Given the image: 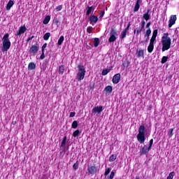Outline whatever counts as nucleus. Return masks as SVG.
<instances>
[{"label": "nucleus", "instance_id": "nucleus-1", "mask_svg": "<svg viewBox=\"0 0 179 179\" xmlns=\"http://www.w3.org/2000/svg\"><path fill=\"white\" fill-rule=\"evenodd\" d=\"M161 43L162 44V52H164V51H168V50L171 48V38L169 36L168 32L163 34Z\"/></svg>", "mask_w": 179, "mask_h": 179}, {"label": "nucleus", "instance_id": "nucleus-2", "mask_svg": "<svg viewBox=\"0 0 179 179\" xmlns=\"http://www.w3.org/2000/svg\"><path fill=\"white\" fill-rule=\"evenodd\" d=\"M2 41L1 51L5 52L6 51H8L10 48V45H12V43H10V41L9 40L8 33L4 34L2 38Z\"/></svg>", "mask_w": 179, "mask_h": 179}, {"label": "nucleus", "instance_id": "nucleus-3", "mask_svg": "<svg viewBox=\"0 0 179 179\" xmlns=\"http://www.w3.org/2000/svg\"><path fill=\"white\" fill-rule=\"evenodd\" d=\"M145 124H142L138 128V134L136 136L137 141L139 143H145L146 137H145Z\"/></svg>", "mask_w": 179, "mask_h": 179}, {"label": "nucleus", "instance_id": "nucleus-4", "mask_svg": "<svg viewBox=\"0 0 179 179\" xmlns=\"http://www.w3.org/2000/svg\"><path fill=\"white\" fill-rule=\"evenodd\" d=\"M78 73H77V79L78 81L83 80L85 79V75H86V69L85 66L78 65Z\"/></svg>", "mask_w": 179, "mask_h": 179}, {"label": "nucleus", "instance_id": "nucleus-5", "mask_svg": "<svg viewBox=\"0 0 179 179\" xmlns=\"http://www.w3.org/2000/svg\"><path fill=\"white\" fill-rule=\"evenodd\" d=\"M87 171L88 173V176H94L99 171V166H96V164L90 165L87 167Z\"/></svg>", "mask_w": 179, "mask_h": 179}, {"label": "nucleus", "instance_id": "nucleus-6", "mask_svg": "<svg viewBox=\"0 0 179 179\" xmlns=\"http://www.w3.org/2000/svg\"><path fill=\"white\" fill-rule=\"evenodd\" d=\"M38 45H32L30 48H29V52L30 54V55H36V54H37V52H38Z\"/></svg>", "mask_w": 179, "mask_h": 179}, {"label": "nucleus", "instance_id": "nucleus-7", "mask_svg": "<svg viewBox=\"0 0 179 179\" xmlns=\"http://www.w3.org/2000/svg\"><path fill=\"white\" fill-rule=\"evenodd\" d=\"M176 22H177V15H172L170 17L169 21V27H173L174 24H176Z\"/></svg>", "mask_w": 179, "mask_h": 179}, {"label": "nucleus", "instance_id": "nucleus-8", "mask_svg": "<svg viewBox=\"0 0 179 179\" xmlns=\"http://www.w3.org/2000/svg\"><path fill=\"white\" fill-rule=\"evenodd\" d=\"M120 80H121V74L116 73L115 76H113L112 79L113 85H117V83H120Z\"/></svg>", "mask_w": 179, "mask_h": 179}, {"label": "nucleus", "instance_id": "nucleus-9", "mask_svg": "<svg viewBox=\"0 0 179 179\" xmlns=\"http://www.w3.org/2000/svg\"><path fill=\"white\" fill-rule=\"evenodd\" d=\"M26 30H27V28H26V26L24 25L21 26L18 31H17V36H19L20 37L22 34H24V33H26Z\"/></svg>", "mask_w": 179, "mask_h": 179}, {"label": "nucleus", "instance_id": "nucleus-10", "mask_svg": "<svg viewBox=\"0 0 179 179\" xmlns=\"http://www.w3.org/2000/svg\"><path fill=\"white\" fill-rule=\"evenodd\" d=\"M143 19L148 22L150 20V9H148L147 11L143 15Z\"/></svg>", "mask_w": 179, "mask_h": 179}, {"label": "nucleus", "instance_id": "nucleus-11", "mask_svg": "<svg viewBox=\"0 0 179 179\" xmlns=\"http://www.w3.org/2000/svg\"><path fill=\"white\" fill-rule=\"evenodd\" d=\"M88 20L92 24V23H96L97 22H99V17L94 15H92L90 17H88Z\"/></svg>", "mask_w": 179, "mask_h": 179}, {"label": "nucleus", "instance_id": "nucleus-12", "mask_svg": "<svg viewBox=\"0 0 179 179\" xmlns=\"http://www.w3.org/2000/svg\"><path fill=\"white\" fill-rule=\"evenodd\" d=\"M136 55H137V58H145V50H137Z\"/></svg>", "mask_w": 179, "mask_h": 179}, {"label": "nucleus", "instance_id": "nucleus-13", "mask_svg": "<svg viewBox=\"0 0 179 179\" xmlns=\"http://www.w3.org/2000/svg\"><path fill=\"white\" fill-rule=\"evenodd\" d=\"M103 111V106H96L94 108H92V113H95L97 114H101V112Z\"/></svg>", "mask_w": 179, "mask_h": 179}, {"label": "nucleus", "instance_id": "nucleus-14", "mask_svg": "<svg viewBox=\"0 0 179 179\" xmlns=\"http://www.w3.org/2000/svg\"><path fill=\"white\" fill-rule=\"evenodd\" d=\"M155 48V41H150V45L148 47V52H153V50Z\"/></svg>", "mask_w": 179, "mask_h": 179}, {"label": "nucleus", "instance_id": "nucleus-15", "mask_svg": "<svg viewBox=\"0 0 179 179\" xmlns=\"http://www.w3.org/2000/svg\"><path fill=\"white\" fill-rule=\"evenodd\" d=\"M150 34H152V30L150 29H148L146 30L144 36L147 37L145 39V43H148V41H149V37H150Z\"/></svg>", "mask_w": 179, "mask_h": 179}, {"label": "nucleus", "instance_id": "nucleus-16", "mask_svg": "<svg viewBox=\"0 0 179 179\" xmlns=\"http://www.w3.org/2000/svg\"><path fill=\"white\" fill-rule=\"evenodd\" d=\"M159 32L158 29H155L152 32V36L150 38V41H156V38L157 37V33Z\"/></svg>", "mask_w": 179, "mask_h": 179}, {"label": "nucleus", "instance_id": "nucleus-17", "mask_svg": "<svg viewBox=\"0 0 179 179\" xmlns=\"http://www.w3.org/2000/svg\"><path fill=\"white\" fill-rule=\"evenodd\" d=\"M148 148H146V145H144L143 147L141 146V148L140 150V155L141 156L146 155L148 153Z\"/></svg>", "mask_w": 179, "mask_h": 179}, {"label": "nucleus", "instance_id": "nucleus-18", "mask_svg": "<svg viewBox=\"0 0 179 179\" xmlns=\"http://www.w3.org/2000/svg\"><path fill=\"white\" fill-rule=\"evenodd\" d=\"M13 5H15V3L13 2V1L10 0L6 5V10H10Z\"/></svg>", "mask_w": 179, "mask_h": 179}, {"label": "nucleus", "instance_id": "nucleus-19", "mask_svg": "<svg viewBox=\"0 0 179 179\" xmlns=\"http://www.w3.org/2000/svg\"><path fill=\"white\" fill-rule=\"evenodd\" d=\"M111 69H113V66H110L109 69H103L101 73L102 76H106V75L109 73Z\"/></svg>", "mask_w": 179, "mask_h": 179}, {"label": "nucleus", "instance_id": "nucleus-20", "mask_svg": "<svg viewBox=\"0 0 179 179\" xmlns=\"http://www.w3.org/2000/svg\"><path fill=\"white\" fill-rule=\"evenodd\" d=\"M51 20V17L50 15H46L43 21V24H48Z\"/></svg>", "mask_w": 179, "mask_h": 179}, {"label": "nucleus", "instance_id": "nucleus-21", "mask_svg": "<svg viewBox=\"0 0 179 179\" xmlns=\"http://www.w3.org/2000/svg\"><path fill=\"white\" fill-rule=\"evenodd\" d=\"M65 71V66L61 65L59 66V75H64V72Z\"/></svg>", "mask_w": 179, "mask_h": 179}, {"label": "nucleus", "instance_id": "nucleus-22", "mask_svg": "<svg viewBox=\"0 0 179 179\" xmlns=\"http://www.w3.org/2000/svg\"><path fill=\"white\" fill-rule=\"evenodd\" d=\"M141 1H136V5L134 7V12H138L139 10V8H141Z\"/></svg>", "mask_w": 179, "mask_h": 179}, {"label": "nucleus", "instance_id": "nucleus-23", "mask_svg": "<svg viewBox=\"0 0 179 179\" xmlns=\"http://www.w3.org/2000/svg\"><path fill=\"white\" fill-rule=\"evenodd\" d=\"M36 68V64L34 62H30L28 64V69L29 71H33V69H34Z\"/></svg>", "mask_w": 179, "mask_h": 179}, {"label": "nucleus", "instance_id": "nucleus-24", "mask_svg": "<svg viewBox=\"0 0 179 179\" xmlns=\"http://www.w3.org/2000/svg\"><path fill=\"white\" fill-rule=\"evenodd\" d=\"M106 93H111L113 92V87L111 85H108L104 89Z\"/></svg>", "mask_w": 179, "mask_h": 179}, {"label": "nucleus", "instance_id": "nucleus-25", "mask_svg": "<svg viewBox=\"0 0 179 179\" xmlns=\"http://www.w3.org/2000/svg\"><path fill=\"white\" fill-rule=\"evenodd\" d=\"M93 10V6H87V11H86V15L87 16H89L90 13H92V10Z\"/></svg>", "mask_w": 179, "mask_h": 179}, {"label": "nucleus", "instance_id": "nucleus-26", "mask_svg": "<svg viewBox=\"0 0 179 179\" xmlns=\"http://www.w3.org/2000/svg\"><path fill=\"white\" fill-rule=\"evenodd\" d=\"M50 37H51V33L47 32L43 35V40H45V41H48Z\"/></svg>", "mask_w": 179, "mask_h": 179}, {"label": "nucleus", "instance_id": "nucleus-27", "mask_svg": "<svg viewBox=\"0 0 179 179\" xmlns=\"http://www.w3.org/2000/svg\"><path fill=\"white\" fill-rule=\"evenodd\" d=\"M115 40H117V36H115L114 35H110V36L108 38V42L114 43V41H115Z\"/></svg>", "mask_w": 179, "mask_h": 179}, {"label": "nucleus", "instance_id": "nucleus-28", "mask_svg": "<svg viewBox=\"0 0 179 179\" xmlns=\"http://www.w3.org/2000/svg\"><path fill=\"white\" fill-rule=\"evenodd\" d=\"M99 44H100V39H99V38H95L94 39V46L99 47Z\"/></svg>", "mask_w": 179, "mask_h": 179}, {"label": "nucleus", "instance_id": "nucleus-29", "mask_svg": "<svg viewBox=\"0 0 179 179\" xmlns=\"http://www.w3.org/2000/svg\"><path fill=\"white\" fill-rule=\"evenodd\" d=\"M64 39L65 38L64 37V36H61L57 41L58 45H62V43H64Z\"/></svg>", "mask_w": 179, "mask_h": 179}, {"label": "nucleus", "instance_id": "nucleus-30", "mask_svg": "<svg viewBox=\"0 0 179 179\" xmlns=\"http://www.w3.org/2000/svg\"><path fill=\"white\" fill-rule=\"evenodd\" d=\"M152 146H153V138L150 140V143L148 147V152H150V150H152Z\"/></svg>", "mask_w": 179, "mask_h": 179}, {"label": "nucleus", "instance_id": "nucleus-31", "mask_svg": "<svg viewBox=\"0 0 179 179\" xmlns=\"http://www.w3.org/2000/svg\"><path fill=\"white\" fill-rule=\"evenodd\" d=\"M65 145H66V136H65L63 138V140H62V141L61 143L60 148H64V146H65Z\"/></svg>", "mask_w": 179, "mask_h": 179}, {"label": "nucleus", "instance_id": "nucleus-32", "mask_svg": "<svg viewBox=\"0 0 179 179\" xmlns=\"http://www.w3.org/2000/svg\"><path fill=\"white\" fill-rule=\"evenodd\" d=\"M110 36H118V34L117 33V30L114 28H111L110 30Z\"/></svg>", "mask_w": 179, "mask_h": 179}, {"label": "nucleus", "instance_id": "nucleus-33", "mask_svg": "<svg viewBox=\"0 0 179 179\" xmlns=\"http://www.w3.org/2000/svg\"><path fill=\"white\" fill-rule=\"evenodd\" d=\"M122 65L124 68H128V66H129V61H128V59H125L123 62Z\"/></svg>", "mask_w": 179, "mask_h": 179}, {"label": "nucleus", "instance_id": "nucleus-34", "mask_svg": "<svg viewBox=\"0 0 179 179\" xmlns=\"http://www.w3.org/2000/svg\"><path fill=\"white\" fill-rule=\"evenodd\" d=\"M80 134V131H79V129L76 130L73 133V136L74 138H78V136H79V134Z\"/></svg>", "mask_w": 179, "mask_h": 179}, {"label": "nucleus", "instance_id": "nucleus-35", "mask_svg": "<svg viewBox=\"0 0 179 179\" xmlns=\"http://www.w3.org/2000/svg\"><path fill=\"white\" fill-rule=\"evenodd\" d=\"M125 37H127V31L123 30L120 35V38H121V40H124V38H125Z\"/></svg>", "mask_w": 179, "mask_h": 179}, {"label": "nucleus", "instance_id": "nucleus-36", "mask_svg": "<svg viewBox=\"0 0 179 179\" xmlns=\"http://www.w3.org/2000/svg\"><path fill=\"white\" fill-rule=\"evenodd\" d=\"M71 127L73 128V129H76V128H78V121L74 120L71 124Z\"/></svg>", "mask_w": 179, "mask_h": 179}, {"label": "nucleus", "instance_id": "nucleus-37", "mask_svg": "<svg viewBox=\"0 0 179 179\" xmlns=\"http://www.w3.org/2000/svg\"><path fill=\"white\" fill-rule=\"evenodd\" d=\"M173 132H174V128H171L169 129V132H168V135L169 136V138H171L173 135Z\"/></svg>", "mask_w": 179, "mask_h": 179}, {"label": "nucleus", "instance_id": "nucleus-38", "mask_svg": "<svg viewBox=\"0 0 179 179\" xmlns=\"http://www.w3.org/2000/svg\"><path fill=\"white\" fill-rule=\"evenodd\" d=\"M117 159V155H112L109 157V162H115V160Z\"/></svg>", "mask_w": 179, "mask_h": 179}, {"label": "nucleus", "instance_id": "nucleus-39", "mask_svg": "<svg viewBox=\"0 0 179 179\" xmlns=\"http://www.w3.org/2000/svg\"><path fill=\"white\" fill-rule=\"evenodd\" d=\"M143 29H142L141 28H140L139 29H134V34H135L136 33V35L137 36H139V34L140 33H142V31H143Z\"/></svg>", "mask_w": 179, "mask_h": 179}, {"label": "nucleus", "instance_id": "nucleus-40", "mask_svg": "<svg viewBox=\"0 0 179 179\" xmlns=\"http://www.w3.org/2000/svg\"><path fill=\"white\" fill-rule=\"evenodd\" d=\"M109 173H111V169L110 168L106 169L105 173H104L105 177H107V176L108 175Z\"/></svg>", "mask_w": 179, "mask_h": 179}, {"label": "nucleus", "instance_id": "nucleus-41", "mask_svg": "<svg viewBox=\"0 0 179 179\" xmlns=\"http://www.w3.org/2000/svg\"><path fill=\"white\" fill-rule=\"evenodd\" d=\"M167 59H169V57L164 56L162 59L161 64H166Z\"/></svg>", "mask_w": 179, "mask_h": 179}, {"label": "nucleus", "instance_id": "nucleus-42", "mask_svg": "<svg viewBox=\"0 0 179 179\" xmlns=\"http://www.w3.org/2000/svg\"><path fill=\"white\" fill-rule=\"evenodd\" d=\"M174 177V171L171 172L167 176L166 179H173Z\"/></svg>", "mask_w": 179, "mask_h": 179}, {"label": "nucleus", "instance_id": "nucleus-43", "mask_svg": "<svg viewBox=\"0 0 179 179\" xmlns=\"http://www.w3.org/2000/svg\"><path fill=\"white\" fill-rule=\"evenodd\" d=\"M146 24V22L145 20L141 21V29L143 30L145 29V25Z\"/></svg>", "mask_w": 179, "mask_h": 179}, {"label": "nucleus", "instance_id": "nucleus-44", "mask_svg": "<svg viewBox=\"0 0 179 179\" xmlns=\"http://www.w3.org/2000/svg\"><path fill=\"white\" fill-rule=\"evenodd\" d=\"M45 48H47V43H45L41 48V52H45Z\"/></svg>", "mask_w": 179, "mask_h": 179}, {"label": "nucleus", "instance_id": "nucleus-45", "mask_svg": "<svg viewBox=\"0 0 179 179\" xmlns=\"http://www.w3.org/2000/svg\"><path fill=\"white\" fill-rule=\"evenodd\" d=\"M73 169L74 170H78V169H79V163H78V162L73 164Z\"/></svg>", "mask_w": 179, "mask_h": 179}, {"label": "nucleus", "instance_id": "nucleus-46", "mask_svg": "<svg viewBox=\"0 0 179 179\" xmlns=\"http://www.w3.org/2000/svg\"><path fill=\"white\" fill-rule=\"evenodd\" d=\"M129 27H131V22H129L127 27L124 29H123V31H124L127 33L128 30H129Z\"/></svg>", "mask_w": 179, "mask_h": 179}, {"label": "nucleus", "instance_id": "nucleus-47", "mask_svg": "<svg viewBox=\"0 0 179 179\" xmlns=\"http://www.w3.org/2000/svg\"><path fill=\"white\" fill-rule=\"evenodd\" d=\"M92 30H93V27H88L87 28V33L90 34V33H92Z\"/></svg>", "mask_w": 179, "mask_h": 179}, {"label": "nucleus", "instance_id": "nucleus-48", "mask_svg": "<svg viewBox=\"0 0 179 179\" xmlns=\"http://www.w3.org/2000/svg\"><path fill=\"white\" fill-rule=\"evenodd\" d=\"M114 176H115V171H111V173H110V174L108 177H109V178L113 179V178H114Z\"/></svg>", "mask_w": 179, "mask_h": 179}, {"label": "nucleus", "instance_id": "nucleus-49", "mask_svg": "<svg viewBox=\"0 0 179 179\" xmlns=\"http://www.w3.org/2000/svg\"><path fill=\"white\" fill-rule=\"evenodd\" d=\"M45 52H42V54L41 55L40 59L43 60L44 58H45V55L44 54Z\"/></svg>", "mask_w": 179, "mask_h": 179}, {"label": "nucleus", "instance_id": "nucleus-50", "mask_svg": "<svg viewBox=\"0 0 179 179\" xmlns=\"http://www.w3.org/2000/svg\"><path fill=\"white\" fill-rule=\"evenodd\" d=\"M57 10H62V5L57 6L56 7Z\"/></svg>", "mask_w": 179, "mask_h": 179}, {"label": "nucleus", "instance_id": "nucleus-51", "mask_svg": "<svg viewBox=\"0 0 179 179\" xmlns=\"http://www.w3.org/2000/svg\"><path fill=\"white\" fill-rule=\"evenodd\" d=\"M75 115H76V112H71V113H70L69 117H75Z\"/></svg>", "mask_w": 179, "mask_h": 179}, {"label": "nucleus", "instance_id": "nucleus-52", "mask_svg": "<svg viewBox=\"0 0 179 179\" xmlns=\"http://www.w3.org/2000/svg\"><path fill=\"white\" fill-rule=\"evenodd\" d=\"M104 10L101 11L100 13H99V17L100 19H101L103 17V16H104Z\"/></svg>", "mask_w": 179, "mask_h": 179}, {"label": "nucleus", "instance_id": "nucleus-53", "mask_svg": "<svg viewBox=\"0 0 179 179\" xmlns=\"http://www.w3.org/2000/svg\"><path fill=\"white\" fill-rule=\"evenodd\" d=\"M150 24H151V22H148L146 24V29L147 30H149V29H150Z\"/></svg>", "mask_w": 179, "mask_h": 179}, {"label": "nucleus", "instance_id": "nucleus-54", "mask_svg": "<svg viewBox=\"0 0 179 179\" xmlns=\"http://www.w3.org/2000/svg\"><path fill=\"white\" fill-rule=\"evenodd\" d=\"M30 40H31V38L28 37V38H27V43H29V41H30Z\"/></svg>", "mask_w": 179, "mask_h": 179}, {"label": "nucleus", "instance_id": "nucleus-55", "mask_svg": "<svg viewBox=\"0 0 179 179\" xmlns=\"http://www.w3.org/2000/svg\"><path fill=\"white\" fill-rule=\"evenodd\" d=\"M11 124L12 125H16V121L13 120Z\"/></svg>", "mask_w": 179, "mask_h": 179}, {"label": "nucleus", "instance_id": "nucleus-56", "mask_svg": "<svg viewBox=\"0 0 179 179\" xmlns=\"http://www.w3.org/2000/svg\"><path fill=\"white\" fill-rule=\"evenodd\" d=\"M31 38V40H33L34 38V36H29Z\"/></svg>", "mask_w": 179, "mask_h": 179}, {"label": "nucleus", "instance_id": "nucleus-57", "mask_svg": "<svg viewBox=\"0 0 179 179\" xmlns=\"http://www.w3.org/2000/svg\"><path fill=\"white\" fill-rule=\"evenodd\" d=\"M137 2H142V0H136Z\"/></svg>", "mask_w": 179, "mask_h": 179}, {"label": "nucleus", "instance_id": "nucleus-58", "mask_svg": "<svg viewBox=\"0 0 179 179\" xmlns=\"http://www.w3.org/2000/svg\"><path fill=\"white\" fill-rule=\"evenodd\" d=\"M141 43H145V41H142Z\"/></svg>", "mask_w": 179, "mask_h": 179}, {"label": "nucleus", "instance_id": "nucleus-59", "mask_svg": "<svg viewBox=\"0 0 179 179\" xmlns=\"http://www.w3.org/2000/svg\"><path fill=\"white\" fill-rule=\"evenodd\" d=\"M136 179H139V177H136Z\"/></svg>", "mask_w": 179, "mask_h": 179}, {"label": "nucleus", "instance_id": "nucleus-60", "mask_svg": "<svg viewBox=\"0 0 179 179\" xmlns=\"http://www.w3.org/2000/svg\"><path fill=\"white\" fill-rule=\"evenodd\" d=\"M1 34H0V38H1Z\"/></svg>", "mask_w": 179, "mask_h": 179}, {"label": "nucleus", "instance_id": "nucleus-61", "mask_svg": "<svg viewBox=\"0 0 179 179\" xmlns=\"http://www.w3.org/2000/svg\"><path fill=\"white\" fill-rule=\"evenodd\" d=\"M150 1H152V0H150Z\"/></svg>", "mask_w": 179, "mask_h": 179}]
</instances>
